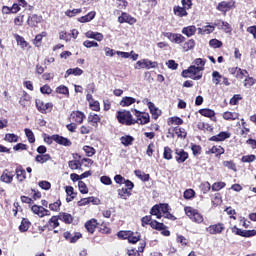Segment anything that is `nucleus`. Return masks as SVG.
Listing matches in <instances>:
<instances>
[{
  "label": "nucleus",
  "instance_id": "nucleus-51",
  "mask_svg": "<svg viewBox=\"0 0 256 256\" xmlns=\"http://www.w3.org/2000/svg\"><path fill=\"white\" fill-rule=\"evenodd\" d=\"M150 213L151 215H155L157 219H161V217H163V215H161V210L159 208V205L153 206Z\"/></svg>",
  "mask_w": 256,
  "mask_h": 256
},
{
  "label": "nucleus",
  "instance_id": "nucleus-27",
  "mask_svg": "<svg viewBox=\"0 0 256 256\" xmlns=\"http://www.w3.org/2000/svg\"><path fill=\"white\" fill-rule=\"evenodd\" d=\"M215 31V26L207 25L202 28H198V35H210Z\"/></svg>",
  "mask_w": 256,
  "mask_h": 256
},
{
  "label": "nucleus",
  "instance_id": "nucleus-14",
  "mask_svg": "<svg viewBox=\"0 0 256 256\" xmlns=\"http://www.w3.org/2000/svg\"><path fill=\"white\" fill-rule=\"evenodd\" d=\"M13 177H15V174L13 172L9 171L8 169L4 170L1 177L0 181L3 183H13Z\"/></svg>",
  "mask_w": 256,
  "mask_h": 256
},
{
  "label": "nucleus",
  "instance_id": "nucleus-18",
  "mask_svg": "<svg viewBox=\"0 0 256 256\" xmlns=\"http://www.w3.org/2000/svg\"><path fill=\"white\" fill-rule=\"evenodd\" d=\"M42 19L43 18L41 16L34 14L28 17L27 24L29 27H37V25L41 23Z\"/></svg>",
  "mask_w": 256,
  "mask_h": 256
},
{
  "label": "nucleus",
  "instance_id": "nucleus-20",
  "mask_svg": "<svg viewBox=\"0 0 256 256\" xmlns=\"http://www.w3.org/2000/svg\"><path fill=\"white\" fill-rule=\"evenodd\" d=\"M231 73L235 75L237 79H243L246 75H249V72L247 70H243L241 68H232Z\"/></svg>",
  "mask_w": 256,
  "mask_h": 256
},
{
  "label": "nucleus",
  "instance_id": "nucleus-19",
  "mask_svg": "<svg viewBox=\"0 0 256 256\" xmlns=\"http://www.w3.org/2000/svg\"><path fill=\"white\" fill-rule=\"evenodd\" d=\"M58 217L59 220L63 221V223H66V225H71V223H73V216L69 213L60 212Z\"/></svg>",
  "mask_w": 256,
  "mask_h": 256
},
{
  "label": "nucleus",
  "instance_id": "nucleus-26",
  "mask_svg": "<svg viewBox=\"0 0 256 256\" xmlns=\"http://www.w3.org/2000/svg\"><path fill=\"white\" fill-rule=\"evenodd\" d=\"M85 227L88 231V233H95V229H97V220L91 219L85 223Z\"/></svg>",
  "mask_w": 256,
  "mask_h": 256
},
{
  "label": "nucleus",
  "instance_id": "nucleus-45",
  "mask_svg": "<svg viewBox=\"0 0 256 256\" xmlns=\"http://www.w3.org/2000/svg\"><path fill=\"white\" fill-rule=\"evenodd\" d=\"M163 157L167 161H170V159H173V150H171V148H169V146L164 147Z\"/></svg>",
  "mask_w": 256,
  "mask_h": 256
},
{
  "label": "nucleus",
  "instance_id": "nucleus-46",
  "mask_svg": "<svg viewBox=\"0 0 256 256\" xmlns=\"http://www.w3.org/2000/svg\"><path fill=\"white\" fill-rule=\"evenodd\" d=\"M24 133L29 141V143L35 142V134H33V131L29 128H25Z\"/></svg>",
  "mask_w": 256,
  "mask_h": 256
},
{
  "label": "nucleus",
  "instance_id": "nucleus-25",
  "mask_svg": "<svg viewBox=\"0 0 256 256\" xmlns=\"http://www.w3.org/2000/svg\"><path fill=\"white\" fill-rule=\"evenodd\" d=\"M88 123H90L92 127H98L99 123H101V117L97 114H90L88 116Z\"/></svg>",
  "mask_w": 256,
  "mask_h": 256
},
{
  "label": "nucleus",
  "instance_id": "nucleus-28",
  "mask_svg": "<svg viewBox=\"0 0 256 256\" xmlns=\"http://www.w3.org/2000/svg\"><path fill=\"white\" fill-rule=\"evenodd\" d=\"M229 137H231V134L227 132H220L218 135L212 136L210 141H225V139H229Z\"/></svg>",
  "mask_w": 256,
  "mask_h": 256
},
{
  "label": "nucleus",
  "instance_id": "nucleus-22",
  "mask_svg": "<svg viewBox=\"0 0 256 256\" xmlns=\"http://www.w3.org/2000/svg\"><path fill=\"white\" fill-rule=\"evenodd\" d=\"M95 15H97L96 11H91L85 16L78 18L79 23H89V21H93L95 19Z\"/></svg>",
  "mask_w": 256,
  "mask_h": 256
},
{
  "label": "nucleus",
  "instance_id": "nucleus-55",
  "mask_svg": "<svg viewBox=\"0 0 256 256\" xmlns=\"http://www.w3.org/2000/svg\"><path fill=\"white\" fill-rule=\"evenodd\" d=\"M223 166L227 167V169H231V171L237 172V165L233 163V161H224Z\"/></svg>",
  "mask_w": 256,
  "mask_h": 256
},
{
  "label": "nucleus",
  "instance_id": "nucleus-53",
  "mask_svg": "<svg viewBox=\"0 0 256 256\" xmlns=\"http://www.w3.org/2000/svg\"><path fill=\"white\" fill-rule=\"evenodd\" d=\"M210 47H213V49H219L220 47L223 46V42L217 40V39H211L209 41Z\"/></svg>",
  "mask_w": 256,
  "mask_h": 256
},
{
  "label": "nucleus",
  "instance_id": "nucleus-56",
  "mask_svg": "<svg viewBox=\"0 0 256 256\" xmlns=\"http://www.w3.org/2000/svg\"><path fill=\"white\" fill-rule=\"evenodd\" d=\"M184 199H193L195 197V190L187 189L183 194Z\"/></svg>",
  "mask_w": 256,
  "mask_h": 256
},
{
  "label": "nucleus",
  "instance_id": "nucleus-33",
  "mask_svg": "<svg viewBox=\"0 0 256 256\" xmlns=\"http://www.w3.org/2000/svg\"><path fill=\"white\" fill-rule=\"evenodd\" d=\"M208 154H214L217 157H219V155H223V153H225V149L221 146H213L208 152Z\"/></svg>",
  "mask_w": 256,
  "mask_h": 256
},
{
  "label": "nucleus",
  "instance_id": "nucleus-24",
  "mask_svg": "<svg viewBox=\"0 0 256 256\" xmlns=\"http://www.w3.org/2000/svg\"><path fill=\"white\" fill-rule=\"evenodd\" d=\"M148 109L150 110L153 119H157L159 115H161V110L155 107V104L153 102H148Z\"/></svg>",
  "mask_w": 256,
  "mask_h": 256
},
{
  "label": "nucleus",
  "instance_id": "nucleus-13",
  "mask_svg": "<svg viewBox=\"0 0 256 256\" xmlns=\"http://www.w3.org/2000/svg\"><path fill=\"white\" fill-rule=\"evenodd\" d=\"M118 21L120 23H129V25H135V23H137V19L125 12H123L122 15L118 17Z\"/></svg>",
  "mask_w": 256,
  "mask_h": 256
},
{
  "label": "nucleus",
  "instance_id": "nucleus-3",
  "mask_svg": "<svg viewBox=\"0 0 256 256\" xmlns=\"http://www.w3.org/2000/svg\"><path fill=\"white\" fill-rule=\"evenodd\" d=\"M185 213H186L187 217H189V219H191V221H193L194 223L199 224V223H203V221H204L203 215H201V213H199V211H197L193 207H186Z\"/></svg>",
  "mask_w": 256,
  "mask_h": 256
},
{
  "label": "nucleus",
  "instance_id": "nucleus-8",
  "mask_svg": "<svg viewBox=\"0 0 256 256\" xmlns=\"http://www.w3.org/2000/svg\"><path fill=\"white\" fill-rule=\"evenodd\" d=\"M232 233L240 235V237H255L256 230H241L240 228H237V226H234L232 228Z\"/></svg>",
  "mask_w": 256,
  "mask_h": 256
},
{
  "label": "nucleus",
  "instance_id": "nucleus-44",
  "mask_svg": "<svg viewBox=\"0 0 256 256\" xmlns=\"http://www.w3.org/2000/svg\"><path fill=\"white\" fill-rule=\"evenodd\" d=\"M29 220L27 219H22L21 224L19 226V231H21V233H25L26 231H29Z\"/></svg>",
  "mask_w": 256,
  "mask_h": 256
},
{
  "label": "nucleus",
  "instance_id": "nucleus-2",
  "mask_svg": "<svg viewBox=\"0 0 256 256\" xmlns=\"http://www.w3.org/2000/svg\"><path fill=\"white\" fill-rule=\"evenodd\" d=\"M116 117L122 125H135V119H133V115L129 111L117 112Z\"/></svg>",
  "mask_w": 256,
  "mask_h": 256
},
{
  "label": "nucleus",
  "instance_id": "nucleus-12",
  "mask_svg": "<svg viewBox=\"0 0 256 256\" xmlns=\"http://www.w3.org/2000/svg\"><path fill=\"white\" fill-rule=\"evenodd\" d=\"M36 108L40 113H47V109H53V104L52 103H46L42 100H36Z\"/></svg>",
  "mask_w": 256,
  "mask_h": 256
},
{
  "label": "nucleus",
  "instance_id": "nucleus-39",
  "mask_svg": "<svg viewBox=\"0 0 256 256\" xmlns=\"http://www.w3.org/2000/svg\"><path fill=\"white\" fill-rule=\"evenodd\" d=\"M218 11H221L222 13H227L229 9H231V3L229 2H220L217 6Z\"/></svg>",
  "mask_w": 256,
  "mask_h": 256
},
{
  "label": "nucleus",
  "instance_id": "nucleus-23",
  "mask_svg": "<svg viewBox=\"0 0 256 256\" xmlns=\"http://www.w3.org/2000/svg\"><path fill=\"white\" fill-rule=\"evenodd\" d=\"M134 103H137V99L129 96H125L120 101L121 107H131Z\"/></svg>",
  "mask_w": 256,
  "mask_h": 256
},
{
  "label": "nucleus",
  "instance_id": "nucleus-30",
  "mask_svg": "<svg viewBox=\"0 0 256 256\" xmlns=\"http://www.w3.org/2000/svg\"><path fill=\"white\" fill-rule=\"evenodd\" d=\"M120 141L124 147H129V145H133V142L135 141V138L130 135H125L120 138Z\"/></svg>",
  "mask_w": 256,
  "mask_h": 256
},
{
  "label": "nucleus",
  "instance_id": "nucleus-63",
  "mask_svg": "<svg viewBox=\"0 0 256 256\" xmlns=\"http://www.w3.org/2000/svg\"><path fill=\"white\" fill-rule=\"evenodd\" d=\"M81 9H73V10H67L65 12V15L67 17H75V15H79V13H81Z\"/></svg>",
  "mask_w": 256,
  "mask_h": 256
},
{
  "label": "nucleus",
  "instance_id": "nucleus-43",
  "mask_svg": "<svg viewBox=\"0 0 256 256\" xmlns=\"http://www.w3.org/2000/svg\"><path fill=\"white\" fill-rule=\"evenodd\" d=\"M89 203H95V197L83 198L78 202V207H85V205H89Z\"/></svg>",
  "mask_w": 256,
  "mask_h": 256
},
{
  "label": "nucleus",
  "instance_id": "nucleus-37",
  "mask_svg": "<svg viewBox=\"0 0 256 256\" xmlns=\"http://www.w3.org/2000/svg\"><path fill=\"white\" fill-rule=\"evenodd\" d=\"M200 115H202L203 117H208L209 119H213V117H215V111L211 110V109H200L199 110Z\"/></svg>",
  "mask_w": 256,
  "mask_h": 256
},
{
  "label": "nucleus",
  "instance_id": "nucleus-52",
  "mask_svg": "<svg viewBox=\"0 0 256 256\" xmlns=\"http://www.w3.org/2000/svg\"><path fill=\"white\" fill-rule=\"evenodd\" d=\"M255 83H256L255 78L247 76L244 80V87H247V89H249V87H253Z\"/></svg>",
  "mask_w": 256,
  "mask_h": 256
},
{
  "label": "nucleus",
  "instance_id": "nucleus-10",
  "mask_svg": "<svg viewBox=\"0 0 256 256\" xmlns=\"http://www.w3.org/2000/svg\"><path fill=\"white\" fill-rule=\"evenodd\" d=\"M31 211L35 215H38V217H47V216L51 215V212H49V210L43 208V206L33 205L31 208Z\"/></svg>",
  "mask_w": 256,
  "mask_h": 256
},
{
  "label": "nucleus",
  "instance_id": "nucleus-47",
  "mask_svg": "<svg viewBox=\"0 0 256 256\" xmlns=\"http://www.w3.org/2000/svg\"><path fill=\"white\" fill-rule=\"evenodd\" d=\"M134 173L138 179H141V181H149V174H145L141 170H135Z\"/></svg>",
  "mask_w": 256,
  "mask_h": 256
},
{
  "label": "nucleus",
  "instance_id": "nucleus-48",
  "mask_svg": "<svg viewBox=\"0 0 256 256\" xmlns=\"http://www.w3.org/2000/svg\"><path fill=\"white\" fill-rule=\"evenodd\" d=\"M4 139L8 143H17V141H19V136L16 134H6Z\"/></svg>",
  "mask_w": 256,
  "mask_h": 256
},
{
  "label": "nucleus",
  "instance_id": "nucleus-58",
  "mask_svg": "<svg viewBox=\"0 0 256 256\" xmlns=\"http://www.w3.org/2000/svg\"><path fill=\"white\" fill-rule=\"evenodd\" d=\"M61 207V200H57L54 203L49 204L50 211H59Z\"/></svg>",
  "mask_w": 256,
  "mask_h": 256
},
{
  "label": "nucleus",
  "instance_id": "nucleus-17",
  "mask_svg": "<svg viewBox=\"0 0 256 256\" xmlns=\"http://www.w3.org/2000/svg\"><path fill=\"white\" fill-rule=\"evenodd\" d=\"M53 140L55 141V143H58V145H64V147H71V140H69L63 136L54 134Z\"/></svg>",
  "mask_w": 256,
  "mask_h": 256
},
{
  "label": "nucleus",
  "instance_id": "nucleus-4",
  "mask_svg": "<svg viewBox=\"0 0 256 256\" xmlns=\"http://www.w3.org/2000/svg\"><path fill=\"white\" fill-rule=\"evenodd\" d=\"M157 62H153L149 59H142L136 62L135 69H155Z\"/></svg>",
  "mask_w": 256,
  "mask_h": 256
},
{
  "label": "nucleus",
  "instance_id": "nucleus-50",
  "mask_svg": "<svg viewBox=\"0 0 256 256\" xmlns=\"http://www.w3.org/2000/svg\"><path fill=\"white\" fill-rule=\"evenodd\" d=\"M78 188L80 193H82L83 195H87V193H89V188H87V184H85V182L83 181L78 182Z\"/></svg>",
  "mask_w": 256,
  "mask_h": 256
},
{
  "label": "nucleus",
  "instance_id": "nucleus-31",
  "mask_svg": "<svg viewBox=\"0 0 256 256\" xmlns=\"http://www.w3.org/2000/svg\"><path fill=\"white\" fill-rule=\"evenodd\" d=\"M15 173H16V178L19 180V181H25L26 179V172H25V169H23V167L21 166H18L15 170Z\"/></svg>",
  "mask_w": 256,
  "mask_h": 256
},
{
  "label": "nucleus",
  "instance_id": "nucleus-5",
  "mask_svg": "<svg viewBox=\"0 0 256 256\" xmlns=\"http://www.w3.org/2000/svg\"><path fill=\"white\" fill-rule=\"evenodd\" d=\"M132 111H134L136 117L135 123H138V125H147V123H149L150 117L148 113H143L136 109Z\"/></svg>",
  "mask_w": 256,
  "mask_h": 256
},
{
  "label": "nucleus",
  "instance_id": "nucleus-11",
  "mask_svg": "<svg viewBox=\"0 0 256 256\" xmlns=\"http://www.w3.org/2000/svg\"><path fill=\"white\" fill-rule=\"evenodd\" d=\"M59 216H52L47 224L44 226V228H48V231H53V229H57L59 227Z\"/></svg>",
  "mask_w": 256,
  "mask_h": 256
},
{
  "label": "nucleus",
  "instance_id": "nucleus-59",
  "mask_svg": "<svg viewBox=\"0 0 256 256\" xmlns=\"http://www.w3.org/2000/svg\"><path fill=\"white\" fill-rule=\"evenodd\" d=\"M38 185L44 191H49V189H51V183L49 181H40Z\"/></svg>",
  "mask_w": 256,
  "mask_h": 256
},
{
  "label": "nucleus",
  "instance_id": "nucleus-7",
  "mask_svg": "<svg viewBox=\"0 0 256 256\" xmlns=\"http://www.w3.org/2000/svg\"><path fill=\"white\" fill-rule=\"evenodd\" d=\"M206 231L210 235H221V233L225 231V224L217 223V224L210 225L209 227L206 228Z\"/></svg>",
  "mask_w": 256,
  "mask_h": 256
},
{
  "label": "nucleus",
  "instance_id": "nucleus-62",
  "mask_svg": "<svg viewBox=\"0 0 256 256\" xmlns=\"http://www.w3.org/2000/svg\"><path fill=\"white\" fill-rule=\"evenodd\" d=\"M255 155H246L241 158L242 163H253L255 161Z\"/></svg>",
  "mask_w": 256,
  "mask_h": 256
},
{
  "label": "nucleus",
  "instance_id": "nucleus-29",
  "mask_svg": "<svg viewBox=\"0 0 256 256\" xmlns=\"http://www.w3.org/2000/svg\"><path fill=\"white\" fill-rule=\"evenodd\" d=\"M82 73H83V70L79 67L70 68L66 71L64 77H65V79H67V77H69V75H75L77 77V76H80Z\"/></svg>",
  "mask_w": 256,
  "mask_h": 256
},
{
  "label": "nucleus",
  "instance_id": "nucleus-57",
  "mask_svg": "<svg viewBox=\"0 0 256 256\" xmlns=\"http://www.w3.org/2000/svg\"><path fill=\"white\" fill-rule=\"evenodd\" d=\"M56 92L60 95H69V88H67L65 85H61L56 89Z\"/></svg>",
  "mask_w": 256,
  "mask_h": 256
},
{
  "label": "nucleus",
  "instance_id": "nucleus-60",
  "mask_svg": "<svg viewBox=\"0 0 256 256\" xmlns=\"http://www.w3.org/2000/svg\"><path fill=\"white\" fill-rule=\"evenodd\" d=\"M225 182H215L212 185V191H221L225 187Z\"/></svg>",
  "mask_w": 256,
  "mask_h": 256
},
{
  "label": "nucleus",
  "instance_id": "nucleus-16",
  "mask_svg": "<svg viewBox=\"0 0 256 256\" xmlns=\"http://www.w3.org/2000/svg\"><path fill=\"white\" fill-rule=\"evenodd\" d=\"M215 27H218V29H223L225 33H231L233 31V28H231V24L225 21L218 20L214 23Z\"/></svg>",
  "mask_w": 256,
  "mask_h": 256
},
{
  "label": "nucleus",
  "instance_id": "nucleus-32",
  "mask_svg": "<svg viewBox=\"0 0 256 256\" xmlns=\"http://www.w3.org/2000/svg\"><path fill=\"white\" fill-rule=\"evenodd\" d=\"M118 197L120 199H129V197H131V191H129V189L127 188H121V189H118Z\"/></svg>",
  "mask_w": 256,
  "mask_h": 256
},
{
  "label": "nucleus",
  "instance_id": "nucleus-38",
  "mask_svg": "<svg viewBox=\"0 0 256 256\" xmlns=\"http://www.w3.org/2000/svg\"><path fill=\"white\" fill-rule=\"evenodd\" d=\"M187 8H185L184 6H176L174 7V13L175 15H177L178 17H187V10H185Z\"/></svg>",
  "mask_w": 256,
  "mask_h": 256
},
{
  "label": "nucleus",
  "instance_id": "nucleus-15",
  "mask_svg": "<svg viewBox=\"0 0 256 256\" xmlns=\"http://www.w3.org/2000/svg\"><path fill=\"white\" fill-rule=\"evenodd\" d=\"M189 159V154L183 149L176 150V161L177 163H185Z\"/></svg>",
  "mask_w": 256,
  "mask_h": 256
},
{
  "label": "nucleus",
  "instance_id": "nucleus-6",
  "mask_svg": "<svg viewBox=\"0 0 256 256\" xmlns=\"http://www.w3.org/2000/svg\"><path fill=\"white\" fill-rule=\"evenodd\" d=\"M164 37H167L171 43H176L177 45H181V43H185V36L181 34H175L171 32H165Z\"/></svg>",
  "mask_w": 256,
  "mask_h": 256
},
{
  "label": "nucleus",
  "instance_id": "nucleus-54",
  "mask_svg": "<svg viewBox=\"0 0 256 256\" xmlns=\"http://www.w3.org/2000/svg\"><path fill=\"white\" fill-rule=\"evenodd\" d=\"M83 151L86 153L87 157H93L95 154V148L91 146H84Z\"/></svg>",
  "mask_w": 256,
  "mask_h": 256
},
{
  "label": "nucleus",
  "instance_id": "nucleus-21",
  "mask_svg": "<svg viewBox=\"0 0 256 256\" xmlns=\"http://www.w3.org/2000/svg\"><path fill=\"white\" fill-rule=\"evenodd\" d=\"M198 29L194 25L184 27L182 29V34L186 35V37H193L195 33H197Z\"/></svg>",
  "mask_w": 256,
  "mask_h": 256
},
{
  "label": "nucleus",
  "instance_id": "nucleus-64",
  "mask_svg": "<svg viewBox=\"0 0 256 256\" xmlns=\"http://www.w3.org/2000/svg\"><path fill=\"white\" fill-rule=\"evenodd\" d=\"M201 190L203 191V193H209V191H211L212 187L211 184L209 182H204L200 185Z\"/></svg>",
  "mask_w": 256,
  "mask_h": 256
},
{
  "label": "nucleus",
  "instance_id": "nucleus-9",
  "mask_svg": "<svg viewBox=\"0 0 256 256\" xmlns=\"http://www.w3.org/2000/svg\"><path fill=\"white\" fill-rule=\"evenodd\" d=\"M84 119H85V114L81 111H73L70 114V121H72V123H78V125H81Z\"/></svg>",
  "mask_w": 256,
  "mask_h": 256
},
{
  "label": "nucleus",
  "instance_id": "nucleus-34",
  "mask_svg": "<svg viewBox=\"0 0 256 256\" xmlns=\"http://www.w3.org/2000/svg\"><path fill=\"white\" fill-rule=\"evenodd\" d=\"M223 119L226 121H235V119H239V114L237 112H224Z\"/></svg>",
  "mask_w": 256,
  "mask_h": 256
},
{
  "label": "nucleus",
  "instance_id": "nucleus-42",
  "mask_svg": "<svg viewBox=\"0 0 256 256\" xmlns=\"http://www.w3.org/2000/svg\"><path fill=\"white\" fill-rule=\"evenodd\" d=\"M15 39L17 41V45H20V47L22 49H25V47H27L29 45V43H27V41H25V38H23L19 34L15 35Z\"/></svg>",
  "mask_w": 256,
  "mask_h": 256
},
{
  "label": "nucleus",
  "instance_id": "nucleus-61",
  "mask_svg": "<svg viewBox=\"0 0 256 256\" xmlns=\"http://www.w3.org/2000/svg\"><path fill=\"white\" fill-rule=\"evenodd\" d=\"M130 235H133V232H131V231L118 232L119 239H128L129 240Z\"/></svg>",
  "mask_w": 256,
  "mask_h": 256
},
{
  "label": "nucleus",
  "instance_id": "nucleus-35",
  "mask_svg": "<svg viewBox=\"0 0 256 256\" xmlns=\"http://www.w3.org/2000/svg\"><path fill=\"white\" fill-rule=\"evenodd\" d=\"M182 49L184 52L191 51V49H195V40L190 39L184 44H182Z\"/></svg>",
  "mask_w": 256,
  "mask_h": 256
},
{
  "label": "nucleus",
  "instance_id": "nucleus-40",
  "mask_svg": "<svg viewBox=\"0 0 256 256\" xmlns=\"http://www.w3.org/2000/svg\"><path fill=\"white\" fill-rule=\"evenodd\" d=\"M73 186H66V193L68 197L66 198L67 203L75 199V193L73 192Z\"/></svg>",
  "mask_w": 256,
  "mask_h": 256
},
{
  "label": "nucleus",
  "instance_id": "nucleus-36",
  "mask_svg": "<svg viewBox=\"0 0 256 256\" xmlns=\"http://www.w3.org/2000/svg\"><path fill=\"white\" fill-rule=\"evenodd\" d=\"M36 163H47V161H51V156L49 154H41L37 155L35 158Z\"/></svg>",
  "mask_w": 256,
  "mask_h": 256
},
{
  "label": "nucleus",
  "instance_id": "nucleus-41",
  "mask_svg": "<svg viewBox=\"0 0 256 256\" xmlns=\"http://www.w3.org/2000/svg\"><path fill=\"white\" fill-rule=\"evenodd\" d=\"M221 79H223V75H221V73L218 71H214L212 73V82L214 85H219V83H221Z\"/></svg>",
  "mask_w": 256,
  "mask_h": 256
},
{
  "label": "nucleus",
  "instance_id": "nucleus-49",
  "mask_svg": "<svg viewBox=\"0 0 256 256\" xmlns=\"http://www.w3.org/2000/svg\"><path fill=\"white\" fill-rule=\"evenodd\" d=\"M174 133L177 135V137H181L182 139H185L187 137V131H185V128H174Z\"/></svg>",
  "mask_w": 256,
  "mask_h": 256
},
{
  "label": "nucleus",
  "instance_id": "nucleus-1",
  "mask_svg": "<svg viewBox=\"0 0 256 256\" xmlns=\"http://www.w3.org/2000/svg\"><path fill=\"white\" fill-rule=\"evenodd\" d=\"M201 71H205V67L190 66L188 69L183 70L182 76L199 81L203 77V74H199Z\"/></svg>",
  "mask_w": 256,
  "mask_h": 256
}]
</instances>
